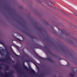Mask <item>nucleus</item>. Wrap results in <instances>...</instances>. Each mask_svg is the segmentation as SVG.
<instances>
[{"label": "nucleus", "instance_id": "obj_1", "mask_svg": "<svg viewBox=\"0 0 77 77\" xmlns=\"http://www.w3.org/2000/svg\"><path fill=\"white\" fill-rule=\"evenodd\" d=\"M48 3V2L49 3H51L52 4H53V2H52L49 0H45Z\"/></svg>", "mask_w": 77, "mask_h": 77}]
</instances>
